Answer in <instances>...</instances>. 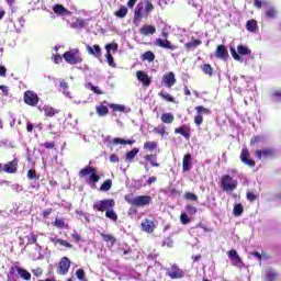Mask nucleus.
I'll list each match as a JSON object with an SVG mask.
<instances>
[{
	"mask_svg": "<svg viewBox=\"0 0 281 281\" xmlns=\"http://www.w3.org/2000/svg\"><path fill=\"white\" fill-rule=\"evenodd\" d=\"M155 10V4L150 0H145V8L144 3L139 2L134 11V23L139 24L142 23V19L144 18V12L145 14H150Z\"/></svg>",
	"mask_w": 281,
	"mask_h": 281,
	"instance_id": "f257e3e1",
	"label": "nucleus"
},
{
	"mask_svg": "<svg viewBox=\"0 0 281 281\" xmlns=\"http://www.w3.org/2000/svg\"><path fill=\"white\" fill-rule=\"evenodd\" d=\"M79 177L80 179H86V177H88L87 183L89 186L98 183V181H100V176H98V169H95V167L92 166H86L85 168H82L79 171Z\"/></svg>",
	"mask_w": 281,
	"mask_h": 281,
	"instance_id": "f03ea898",
	"label": "nucleus"
},
{
	"mask_svg": "<svg viewBox=\"0 0 281 281\" xmlns=\"http://www.w3.org/2000/svg\"><path fill=\"white\" fill-rule=\"evenodd\" d=\"M255 157H257V159L260 161L273 160L278 157V150L273 147H263L255 150Z\"/></svg>",
	"mask_w": 281,
	"mask_h": 281,
	"instance_id": "7ed1b4c3",
	"label": "nucleus"
},
{
	"mask_svg": "<svg viewBox=\"0 0 281 281\" xmlns=\"http://www.w3.org/2000/svg\"><path fill=\"white\" fill-rule=\"evenodd\" d=\"M64 60L68 65H80L82 63V56L80 55V50L78 48H72L63 54Z\"/></svg>",
	"mask_w": 281,
	"mask_h": 281,
	"instance_id": "20e7f679",
	"label": "nucleus"
},
{
	"mask_svg": "<svg viewBox=\"0 0 281 281\" xmlns=\"http://www.w3.org/2000/svg\"><path fill=\"white\" fill-rule=\"evenodd\" d=\"M221 187L223 192H234L238 188V181L229 175H224L221 177Z\"/></svg>",
	"mask_w": 281,
	"mask_h": 281,
	"instance_id": "39448f33",
	"label": "nucleus"
},
{
	"mask_svg": "<svg viewBox=\"0 0 281 281\" xmlns=\"http://www.w3.org/2000/svg\"><path fill=\"white\" fill-rule=\"evenodd\" d=\"M93 210L97 212H106L108 210H113L115 207V200L113 199H104L95 202L92 205Z\"/></svg>",
	"mask_w": 281,
	"mask_h": 281,
	"instance_id": "423d86ee",
	"label": "nucleus"
},
{
	"mask_svg": "<svg viewBox=\"0 0 281 281\" xmlns=\"http://www.w3.org/2000/svg\"><path fill=\"white\" fill-rule=\"evenodd\" d=\"M153 198L150 195H137L131 200H127L130 205H135V207H146V205H150Z\"/></svg>",
	"mask_w": 281,
	"mask_h": 281,
	"instance_id": "0eeeda50",
	"label": "nucleus"
},
{
	"mask_svg": "<svg viewBox=\"0 0 281 281\" xmlns=\"http://www.w3.org/2000/svg\"><path fill=\"white\" fill-rule=\"evenodd\" d=\"M195 116H194V124L196 126H201V124H203V115H211L212 114V110L207 109L205 106L202 105H198L195 106Z\"/></svg>",
	"mask_w": 281,
	"mask_h": 281,
	"instance_id": "6e6552de",
	"label": "nucleus"
},
{
	"mask_svg": "<svg viewBox=\"0 0 281 281\" xmlns=\"http://www.w3.org/2000/svg\"><path fill=\"white\" fill-rule=\"evenodd\" d=\"M239 159L244 166H248V168H256V160L251 159L249 149L243 148L239 155Z\"/></svg>",
	"mask_w": 281,
	"mask_h": 281,
	"instance_id": "1a4fd4ad",
	"label": "nucleus"
},
{
	"mask_svg": "<svg viewBox=\"0 0 281 281\" xmlns=\"http://www.w3.org/2000/svg\"><path fill=\"white\" fill-rule=\"evenodd\" d=\"M71 267V260L67 257H63L58 263L57 273L59 276H67L69 273V269Z\"/></svg>",
	"mask_w": 281,
	"mask_h": 281,
	"instance_id": "9d476101",
	"label": "nucleus"
},
{
	"mask_svg": "<svg viewBox=\"0 0 281 281\" xmlns=\"http://www.w3.org/2000/svg\"><path fill=\"white\" fill-rule=\"evenodd\" d=\"M38 94L32 90H27L24 92V102L29 106H36L38 104Z\"/></svg>",
	"mask_w": 281,
	"mask_h": 281,
	"instance_id": "9b49d317",
	"label": "nucleus"
},
{
	"mask_svg": "<svg viewBox=\"0 0 281 281\" xmlns=\"http://www.w3.org/2000/svg\"><path fill=\"white\" fill-rule=\"evenodd\" d=\"M18 171H19V159L16 158L3 165V172H7V175H16Z\"/></svg>",
	"mask_w": 281,
	"mask_h": 281,
	"instance_id": "f8f14e48",
	"label": "nucleus"
},
{
	"mask_svg": "<svg viewBox=\"0 0 281 281\" xmlns=\"http://www.w3.org/2000/svg\"><path fill=\"white\" fill-rule=\"evenodd\" d=\"M227 256L229 260H232V266L233 267H238L239 265H243V259L238 255V251L236 249H231L227 251Z\"/></svg>",
	"mask_w": 281,
	"mask_h": 281,
	"instance_id": "ddd939ff",
	"label": "nucleus"
},
{
	"mask_svg": "<svg viewBox=\"0 0 281 281\" xmlns=\"http://www.w3.org/2000/svg\"><path fill=\"white\" fill-rule=\"evenodd\" d=\"M140 229L146 234H153V232H155V222L148 218H144L140 223Z\"/></svg>",
	"mask_w": 281,
	"mask_h": 281,
	"instance_id": "4468645a",
	"label": "nucleus"
},
{
	"mask_svg": "<svg viewBox=\"0 0 281 281\" xmlns=\"http://www.w3.org/2000/svg\"><path fill=\"white\" fill-rule=\"evenodd\" d=\"M162 82L168 88L175 87L177 85V78H175V72L170 71L162 76Z\"/></svg>",
	"mask_w": 281,
	"mask_h": 281,
	"instance_id": "2eb2a0df",
	"label": "nucleus"
},
{
	"mask_svg": "<svg viewBox=\"0 0 281 281\" xmlns=\"http://www.w3.org/2000/svg\"><path fill=\"white\" fill-rule=\"evenodd\" d=\"M215 56L221 60H227V58H229V53L227 52V47H225V45L223 44L218 45L215 50Z\"/></svg>",
	"mask_w": 281,
	"mask_h": 281,
	"instance_id": "dca6fc26",
	"label": "nucleus"
},
{
	"mask_svg": "<svg viewBox=\"0 0 281 281\" xmlns=\"http://www.w3.org/2000/svg\"><path fill=\"white\" fill-rule=\"evenodd\" d=\"M156 45L158 47H161L162 49H170L171 52H175V49H177V46L172 45V42L168 40L157 38Z\"/></svg>",
	"mask_w": 281,
	"mask_h": 281,
	"instance_id": "f3484780",
	"label": "nucleus"
},
{
	"mask_svg": "<svg viewBox=\"0 0 281 281\" xmlns=\"http://www.w3.org/2000/svg\"><path fill=\"white\" fill-rule=\"evenodd\" d=\"M192 170V154H186L182 158V172Z\"/></svg>",
	"mask_w": 281,
	"mask_h": 281,
	"instance_id": "a211bd4d",
	"label": "nucleus"
},
{
	"mask_svg": "<svg viewBox=\"0 0 281 281\" xmlns=\"http://www.w3.org/2000/svg\"><path fill=\"white\" fill-rule=\"evenodd\" d=\"M106 104L109 105L110 103L106 101H102L95 106V111L99 117H104L109 115V108L106 106Z\"/></svg>",
	"mask_w": 281,
	"mask_h": 281,
	"instance_id": "6ab92c4d",
	"label": "nucleus"
},
{
	"mask_svg": "<svg viewBox=\"0 0 281 281\" xmlns=\"http://www.w3.org/2000/svg\"><path fill=\"white\" fill-rule=\"evenodd\" d=\"M167 276L171 278V280H179V278H183L184 273L178 266H172L171 271L167 272Z\"/></svg>",
	"mask_w": 281,
	"mask_h": 281,
	"instance_id": "aec40b11",
	"label": "nucleus"
},
{
	"mask_svg": "<svg viewBox=\"0 0 281 281\" xmlns=\"http://www.w3.org/2000/svg\"><path fill=\"white\" fill-rule=\"evenodd\" d=\"M11 269L12 271H16L20 278H22V280H25V281L32 280V273H30V271L25 270L24 268L15 266V267H12Z\"/></svg>",
	"mask_w": 281,
	"mask_h": 281,
	"instance_id": "412c9836",
	"label": "nucleus"
},
{
	"mask_svg": "<svg viewBox=\"0 0 281 281\" xmlns=\"http://www.w3.org/2000/svg\"><path fill=\"white\" fill-rule=\"evenodd\" d=\"M87 52L90 54V56H94V58H101L102 57V48L100 45L94 44L93 46H87Z\"/></svg>",
	"mask_w": 281,
	"mask_h": 281,
	"instance_id": "4be33fe9",
	"label": "nucleus"
},
{
	"mask_svg": "<svg viewBox=\"0 0 281 281\" xmlns=\"http://www.w3.org/2000/svg\"><path fill=\"white\" fill-rule=\"evenodd\" d=\"M176 135H181L184 139H190V126L181 125L180 127L175 128Z\"/></svg>",
	"mask_w": 281,
	"mask_h": 281,
	"instance_id": "5701e85b",
	"label": "nucleus"
},
{
	"mask_svg": "<svg viewBox=\"0 0 281 281\" xmlns=\"http://www.w3.org/2000/svg\"><path fill=\"white\" fill-rule=\"evenodd\" d=\"M136 77H137V80H139V82H143L144 87H150V77H148V74L142 71V70H138L136 72Z\"/></svg>",
	"mask_w": 281,
	"mask_h": 281,
	"instance_id": "b1692460",
	"label": "nucleus"
},
{
	"mask_svg": "<svg viewBox=\"0 0 281 281\" xmlns=\"http://www.w3.org/2000/svg\"><path fill=\"white\" fill-rule=\"evenodd\" d=\"M155 32H157V29L155 27V25H143L139 29V34H142V36H149V34H155Z\"/></svg>",
	"mask_w": 281,
	"mask_h": 281,
	"instance_id": "393cba45",
	"label": "nucleus"
},
{
	"mask_svg": "<svg viewBox=\"0 0 281 281\" xmlns=\"http://www.w3.org/2000/svg\"><path fill=\"white\" fill-rule=\"evenodd\" d=\"M55 14H59L60 16H68V14H71L67 8H65L63 4H55L53 8Z\"/></svg>",
	"mask_w": 281,
	"mask_h": 281,
	"instance_id": "a878e982",
	"label": "nucleus"
},
{
	"mask_svg": "<svg viewBox=\"0 0 281 281\" xmlns=\"http://www.w3.org/2000/svg\"><path fill=\"white\" fill-rule=\"evenodd\" d=\"M43 111L45 117H56V115L60 113V110H56L55 108H52L49 105L44 106Z\"/></svg>",
	"mask_w": 281,
	"mask_h": 281,
	"instance_id": "bb28decb",
	"label": "nucleus"
},
{
	"mask_svg": "<svg viewBox=\"0 0 281 281\" xmlns=\"http://www.w3.org/2000/svg\"><path fill=\"white\" fill-rule=\"evenodd\" d=\"M145 161H149L153 168H159V162H157V154H147L144 156Z\"/></svg>",
	"mask_w": 281,
	"mask_h": 281,
	"instance_id": "cd10ccee",
	"label": "nucleus"
},
{
	"mask_svg": "<svg viewBox=\"0 0 281 281\" xmlns=\"http://www.w3.org/2000/svg\"><path fill=\"white\" fill-rule=\"evenodd\" d=\"M140 60L143 63H154L155 61V53L153 50H147L143 55H140Z\"/></svg>",
	"mask_w": 281,
	"mask_h": 281,
	"instance_id": "c85d7f7f",
	"label": "nucleus"
},
{
	"mask_svg": "<svg viewBox=\"0 0 281 281\" xmlns=\"http://www.w3.org/2000/svg\"><path fill=\"white\" fill-rule=\"evenodd\" d=\"M160 120L164 124H172L175 122V114L170 112L162 113Z\"/></svg>",
	"mask_w": 281,
	"mask_h": 281,
	"instance_id": "c756f323",
	"label": "nucleus"
},
{
	"mask_svg": "<svg viewBox=\"0 0 281 281\" xmlns=\"http://www.w3.org/2000/svg\"><path fill=\"white\" fill-rule=\"evenodd\" d=\"M246 30L248 32H257L258 31V21H256V20H248L246 22Z\"/></svg>",
	"mask_w": 281,
	"mask_h": 281,
	"instance_id": "7c9ffc66",
	"label": "nucleus"
},
{
	"mask_svg": "<svg viewBox=\"0 0 281 281\" xmlns=\"http://www.w3.org/2000/svg\"><path fill=\"white\" fill-rule=\"evenodd\" d=\"M203 42L201 40H193L192 42L186 43L184 48L187 52H190V49H194V47H199V45H202Z\"/></svg>",
	"mask_w": 281,
	"mask_h": 281,
	"instance_id": "2f4dec72",
	"label": "nucleus"
},
{
	"mask_svg": "<svg viewBox=\"0 0 281 281\" xmlns=\"http://www.w3.org/2000/svg\"><path fill=\"white\" fill-rule=\"evenodd\" d=\"M237 54L240 56H251V49L245 45H238L237 46Z\"/></svg>",
	"mask_w": 281,
	"mask_h": 281,
	"instance_id": "473e14b6",
	"label": "nucleus"
},
{
	"mask_svg": "<svg viewBox=\"0 0 281 281\" xmlns=\"http://www.w3.org/2000/svg\"><path fill=\"white\" fill-rule=\"evenodd\" d=\"M53 225L57 227V229H67V227H69V224H66L64 218H56Z\"/></svg>",
	"mask_w": 281,
	"mask_h": 281,
	"instance_id": "72a5a7b5",
	"label": "nucleus"
},
{
	"mask_svg": "<svg viewBox=\"0 0 281 281\" xmlns=\"http://www.w3.org/2000/svg\"><path fill=\"white\" fill-rule=\"evenodd\" d=\"M100 236L103 238L104 243H110V245H115V243H117L115 237L111 234L100 233Z\"/></svg>",
	"mask_w": 281,
	"mask_h": 281,
	"instance_id": "f704fd0d",
	"label": "nucleus"
},
{
	"mask_svg": "<svg viewBox=\"0 0 281 281\" xmlns=\"http://www.w3.org/2000/svg\"><path fill=\"white\" fill-rule=\"evenodd\" d=\"M158 146L159 145L157 144V142L148 140L144 143V150H149V151L157 150Z\"/></svg>",
	"mask_w": 281,
	"mask_h": 281,
	"instance_id": "c9c22d12",
	"label": "nucleus"
},
{
	"mask_svg": "<svg viewBox=\"0 0 281 281\" xmlns=\"http://www.w3.org/2000/svg\"><path fill=\"white\" fill-rule=\"evenodd\" d=\"M135 143V140L133 139H123V138H113V144L117 145V144H122L123 146H133V144Z\"/></svg>",
	"mask_w": 281,
	"mask_h": 281,
	"instance_id": "e433bc0d",
	"label": "nucleus"
},
{
	"mask_svg": "<svg viewBox=\"0 0 281 281\" xmlns=\"http://www.w3.org/2000/svg\"><path fill=\"white\" fill-rule=\"evenodd\" d=\"M200 68L206 76H214V68H212V65L203 64Z\"/></svg>",
	"mask_w": 281,
	"mask_h": 281,
	"instance_id": "4c0bfd02",
	"label": "nucleus"
},
{
	"mask_svg": "<svg viewBox=\"0 0 281 281\" xmlns=\"http://www.w3.org/2000/svg\"><path fill=\"white\" fill-rule=\"evenodd\" d=\"M113 186V181L111 179H106L101 186L100 190L101 192H109Z\"/></svg>",
	"mask_w": 281,
	"mask_h": 281,
	"instance_id": "58836bf2",
	"label": "nucleus"
},
{
	"mask_svg": "<svg viewBox=\"0 0 281 281\" xmlns=\"http://www.w3.org/2000/svg\"><path fill=\"white\" fill-rule=\"evenodd\" d=\"M108 106L114 112L119 111L120 113H124L126 111V108L122 104L109 103Z\"/></svg>",
	"mask_w": 281,
	"mask_h": 281,
	"instance_id": "ea45409f",
	"label": "nucleus"
},
{
	"mask_svg": "<svg viewBox=\"0 0 281 281\" xmlns=\"http://www.w3.org/2000/svg\"><path fill=\"white\" fill-rule=\"evenodd\" d=\"M128 14V9L124 5H122L115 13L114 16H117V19H124Z\"/></svg>",
	"mask_w": 281,
	"mask_h": 281,
	"instance_id": "a19ab883",
	"label": "nucleus"
},
{
	"mask_svg": "<svg viewBox=\"0 0 281 281\" xmlns=\"http://www.w3.org/2000/svg\"><path fill=\"white\" fill-rule=\"evenodd\" d=\"M243 212H245V207L243 206V204H235L233 209L234 216H240Z\"/></svg>",
	"mask_w": 281,
	"mask_h": 281,
	"instance_id": "79ce46f5",
	"label": "nucleus"
},
{
	"mask_svg": "<svg viewBox=\"0 0 281 281\" xmlns=\"http://www.w3.org/2000/svg\"><path fill=\"white\" fill-rule=\"evenodd\" d=\"M105 217L110 218V221H117V213H115V211H113V209H109L105 212Z\"/></svg>",
	"mask_w": 281,
	"mask_h": 281,
	"instance_id": "37998d69",
	"label": "nucleus"
},
{
	"mask_svg": "<svg viewBox=\"0 0 281 281\" xmlns=\"http://www.w3.org/2000/svg\"><path fill=\"white\" fill-rule=\"evenodd\" d=\"M137 153H139V148H133L132 150H130L126 154L127 161H132V159H135V157L137 156Z\"/></svg>",
	"mask_w": 281,
	"mask_h": 281,
	"instance_id": "c03bdc74",
	"label": "nucleus"
},
{
	"mask_svg": "<svg viewBox=\"0 0 281 281\" xmlns=\"http://www.w3.org/2000/svg\"><path fill=\"white\" fill-rule=\"evenodd\" d=\"M26 177H27V179H30V180H33V179L38 180V179H41V175L36 173V170H34V169H30V170L27 171V173H26Z\"/></svg>",
	"mask_w": 281,
	"mask_h": 281,
	"instance_id": "a18cd8bd",
	"label": "nucleus"
},
{
	"mask_svg": "<svg viewBox=\"0 0 281 281\" xmlns=\"http://www.w3.org/2000/svg\"><path fill=\"white\" fill-rule=\"evenodd\" d=\"M260 142H265V136L256 135L250 139V146H256V144H260Z\"/></svg>",
	"mask_w": 281,
	"mask_h": 281,
	"instance_id": "49530a36",
	"label": "nucleus"
},
{
	"mask_svg": "<svg viewBox=\"0 0 281 281\" xmlns=\"http://www.w3.org/2000/svg\"><path fill=\"white\" fill-rule=\"evenodd\" d=\"M186 212L189 213L190 216H194V214H196V212H199V209H196V206L189 204L184 207Z\"/></svg>",
	"mask_w": 281,
	"mask_h": 281,
	"instance_id": "de8ad7c7",
	"label": "nucleus"
},
{
	"mask_svg": "<svg viewBox=\"0 0 281 281\" xmlns=\"http://www.w3.org/2000/svg\"><path fill=\"white\" fill-rule=\"evenodd\" d=\"M265 15L267 16V19H276V16H278V11L276 10V8H271L266 11Z\"/></svg>",
	"mask_w": 281,
	"mask_h": 281,
	"instance_id": "09e8293b",
	"label": "nucleus"
},
{
	"mask_svg": "<svg viewBox=\"0 0 281 281\" xmlns=\"http://www.w3.org/2000/svg\"><path fill=\"white\" fill-rule=\"evenodd\" d=\"M277 278H278V274L271 269L268 270V272L266 273V281H276Z\"/></svg>",
	"mask_w": 281,
	"mask_h": 281,
	"instance_id": "8fccbe9b",
	"label": "nucleus"
},
{
	"mask_svg": "<svg viewBox=\"0 0 281 281\" xmlns=\"http://www.w3.org/2000/svg\"><path fill=\"white\" fill-rule=\"evenodd\" d=\"M56 244L57 245H61V247H67L68 249H72L74 245H71L69 241L65 240V239H56Z\"/></svg>",
	"mask_w": 281,
	"mask_h": 281,
	"instance_id": "3c124183",
	"label": "nucleus"
},
{
	"mask_svg": "<svg viewBox=\"0 0 281 281\" xmlns=\"http://www.w3.org/2000/svg\"><path fill=\"white\" fill-rule=\"evenodd\" d=\"M158 95L162 100H166V102H175V98L172 95H170L169 93L159 92Z\"/></svg>",
	"mask_w": 281,
	"mask_h": 281,
	"instance_id": "603ef678",
	"label": "nucleus"
},
{
	"mask_svg": "<svg viewBox=\"0 0 281 281\" xmlns=\"http://www.w3.org/2000/svg\"><path fill=\"white\" fill-rule=\"evenodd\" d=\"M186 201H199V196L192 192L184 193Z\"/></svg>",
	"mask_w": 281,
	"mask_h": 281,
	"instance_id": "864d4df0",
	"label": "nucleus"
},
{
	"mask_svg": "<svg viewBox=\"0 0 281 281\" xmlns=\"http://www.w3.org/2000/svg\"><path fill=\"white\" fill-rule=\"evenodd\" d=\"M246 199L247 201H250V203H254V201L258 200V195L251 191H247Z\"/></svg>",
	"mask_w": 281,
	"mask_h": 281,
	"instance_id": "5fc2aeb1",
	"label": "nucleus"
},
{
	"mask_svg": "<svg viewBox=\"0 0 281 281\" xmlns=\"http://www.w3.org/2000/svg\"><path fill=\"white\" fill-rule=\"evenodd\" d=\"M76 276H77L79 281H87V277H86L85 270L78 269L76 271Z\"/></svg>",
	"mask_w": 281,
	"mask_h": 281,
	"instance_id": "6e6d98bb",
	"label": "nucleus"
},
{
	"mask_svg": "<svg viewBox=\"0 0 281 281\" xmlns=\"http://www.w3.org/2000/svg\"><path fill=\"white\" fill-rule=\"evenodd\" d=\"M154 133H157V135H161V137H164V135H166V126L161 125L158 127L154 128Z\"/></svg>",
	"mask_w": 281,
	"mask_h": 281,
	"instance_id": "4d7b16f0",
	"label": "nucleus"
},
{
	"mask_svg": "<svg viewBox=\"0 0 281 281\" xmlns=\"http://www.w3.org/2000/svg\"><path fill=\"white\" fill-rule=\"evenodd\" d=\"M106 54H111V49L113 52H117V43H111L105 45Z\"/></svg>",
	"mask_w": 281,
	"mask_h": 281,
	"instance_id": "13d9d810",
	"label": "nucleus"
},
{
	"mask_svg": "<svg viewBox=\"0 0 281 281\" xmlns=\"http://www.w3.org/2000/svg\"><path fill=\"white\" fill-rule=\"evenodd\" d=\"M36 241H37L36 235L34 233H31L27 236V245H36Z\"/></svg>",
	"mask_w": 281,
	"mask_h": 281,
	"instance_id": "bf43d9fd",
	"label": "nucleus"
},
{
	"mask_svg": "<svg viewBox=\"0 0 281 281\" xmlns=\"http://www.w3.org/2000/svg\"><path fill=\"white\" fill-rule=\"evenodd\" d=\"M106 58H108V65L110 67H116L113 55H111V53H106Z\"/></svg>",
	"mask_w": 281,
	"mask_h": 281,
	"instance_id": "052dcab7",
	"label": "nucleus"
},
{
	"mask_svg": "<svg viewBox=\"0 0 281 281\" xmlns=\"http://www.w3.org/2000/svg\"><path fill=\"white\" fill-rule=\"evenodd\" d=\"M180 221L182 225H188V223H190V217H188V214L182 213L180 215Z\"/></svg>",
	"mask_w": 281,
	"mask_h": 281,
	"instance_id": "680f3d73",
	"label": "nucleus"
},
{
	"mask_svg": "<svg viewBox=\"0 0 281 281\" xmlns=\"http://www.w3.org/2000/svg\"><path fill=\"white\" fill-rule=\"evenodd\" d=\"M90 85V89L91 91H93V93H95L97 95H102V90H100V88L98 86H93L92 83H89Z\"/></svg>",
	"mask_w": 281,
	"mask_h": 281,
	"instance_id": "e2e57ef3",
	"label": "nucleus"
},
{
	"mask_svg": "<svg viewBox=\"0 0 281 281\" xmlns=\"http://www.w3.org/2000/svg\"><path fill=\"white\" fill-rule=\"evenodd\" d=\"M131 254H133V250L131 249L124 250L125 260H135V256Z\"/></svg>",
	"mask_w": 281,
	"mask_h": 281,
	"instance_id": "0e129e2a",
	"label": "nucleus"
},
{
	"mask_svg": "<svg viewBox=\"0 0 281 281\" xmlns=\"http://www.w3.org/2000/svg\"><path fill=\"white\" fill-rule=\"evenodd\" d=\"M42 146L44 148H47L48 150H52V149L56 148V143L55 142H50V143L46 142V143L42 144Z\"/></svg>",
	"mask_w": 281,
	"mask_h": 281,
	"instance_id": "69168bd1",
	"label": "nucleus"
},
{
	"mask_svg": "<svg viewBox=\"0 0 281 281\" xmlns=\"http://www.w3.org/2000/svg\"><path fill=\"white\" fill-rule=\"evenodd\" d=\"M271 97L274 98V100H278L279 102H281V90L273 91Z\"/></svg>",
	"mask_w": 281,
	"mask_h": 281,
	"instance_id": "338daca9",
	"label": "nucleus"
},
{
	"mask_svg": "<svg viewBox=\"0 0 281 281\" xmlns=\"http://www.w3.org/2000/svg\"><path fill=\"white\" fill-rule=\"evenodd\" d=\"M231 55L234 58V60H240V55L236 52V49H231Z\"/></svg>",
	"mask_w": 281,
	"mask_h": 281,
	"instance_id": "774afa93",
	"label": "nucleus"
}]
</instances>
